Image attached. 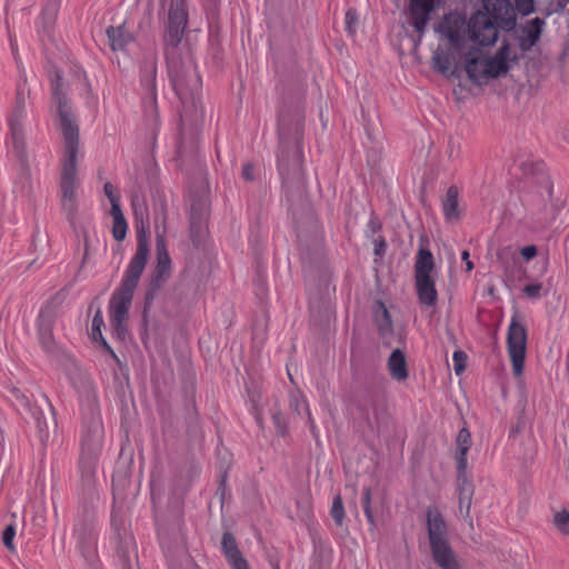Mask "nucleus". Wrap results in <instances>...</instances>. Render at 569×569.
<instances>
[{
  "label": "nucleus",
  "mask_w": 569,
  "mask_h": 569,
  "mask_svg": "<svg viewBox=\"0 0 569 569\" xmlns=\"http://www.w3.org/2000/svg\"><path fill=\"white\" fill-rule=\"evenodd\" d=\"M52 99L57 104L63 137V156L61 159V204L69 217L77 210V153L79 150V128L74 121L71 106L59 70L49 73Z\"/></svg>",
  "instance_id": "obj_1"
},
{
  "label": "nucleus",
  "mask_w": 569,
  "mask_h": 569,
  "mask_svg": "<svg viewBox=\"0 0 569 569\" xmlns=\"http://www.w3.org/2000/svg\"><path fill=\"white\" fill-rule=\"evenodd\" d=\"M149 256V244L146 234L138 233L137 249L122 274L119 287L113 291L109 301L110 323L113 335L123 340L127 335V322L134 291L146 268Z\"/></svg>",
  "instance_id": "obj_2"
},
{
  "label": "nucleus",
  "mask_w": 569,
  "mask_h": 569,
  "mask_svg": "<svg viewBox=\"0 0 569 569\" xmlns=\"http://www.w3.org/2000/svg\"><path fill=\"white\" fill-rule=\"evenodd\" d=\"M463 57L465 70L469 79L480 84L507 73L510 48L508 44H503L492 58L485 57L478 48H471L463 53Z\"/></svg>",
  "instance_id": "obj_3"
},
{
  "label": "nucleus",
  "mask_w": 569,
  "mask_h": 569,
  "mask_svg": "<svg viewBox=\"0 0 569 569\" xmlns=\"http://www.w3.org/2000/svg\"><path fill=\"white\" fill-rule=\"evenodd\" d=\"M463 21L456 16H449L439 26V30L443 33L452 46L449 53L435 52L432 57L433 68L445 76H456L459 72L460 60L458 56H463L465 39L460 32Z\"/></svg>",
  "instance_id": "obj_4"
},
{
  "label": "nucleus",
  "mask_w": 569,
  "mask_h": 569,
  "mask_svg": "<svg viewBox=\"0 0 569 569\" xmlns=\"http://www.w3.org/2000/svg\"><path fill=\"white\" fill-rule=\"evenodd\" d=\"M435 267L432 253L421 247L415 263V286L419 302L426 307H435L438 301Z\"/></svg>",
  "instance_id": "obj_5"
},
{
  "label": "nucleus",
  "mask_w": 569,
  "mask_h": 569,
  "mask_svg": "<svg viewBox=\"0 0 569 569\" xmlns=\"http://www.w3.org/2000/svg\"><path fill=\"white\" fill-rule=\"evenodd\" d=\"M101 442L102 427L98 421H94L81 439L79 468L82 478L87 481H90L94 475V463L101 448Z\"/></svg>",
  "instance_id": "obj_6"
},
{
  "label": "nucleus",
  "mask_w": 569,
  "mask_h": 569,
  "mask_svg": "<svg viewBox=\"0 0 569 569\" xmlns=\"http://www.w3.org/2000/svg\"><path fill=\"white\" fill-rule=\"evenodd\" d=\"M508 352L512 362L515 376L520 377L523 372V365L527 351V331L523 325L513 317L508 329Z\"/></svg>",
  "instance_id": "obj_7"
},
{
  "label": "nucleus",
  "mask_w": 569,
  "mask_h": 569,
  "mask_svg": "<svg viewBox=\"0 0 569 569\" xmlns=\"http://www.w3.org/2000/svg\"><path fill=\"white\" fill-rule=\"evenodd\" d=\"M188 10L184 0H171L168 13V27L164 36L167 46L177 47L184 33Z\"/></svg>",
  "instance_id": "obj_8"
},
{
  "label": "nucleus",
  "mask_w": 569,
  "mask_h": 569,
  "mask_svg": "<svg viewBox=\"0 0 569 569\" xmlns=\"http://www.w3.org/2000/svg\"><path fill=\"white\" fill-rule=\"evenodd\" d=\"M469 40L480 46H491L497 41L498 30L492 20L482 11H477L468 23Z\"/></svg>",
  "instance_id": "obj_9"
},
{
  "label": "nucleus",
  "mask_w": 569,
  "mask_h": 569,
  "mask_svg": "<svg viewBox=\"0 0 569 569\" xmlns=\"http://www.w3.org/2000/svg\"><path fill=\"white\" fill-rule=\"evenodd\" d=\"M485 13L492 19L496 26L511 31L517 26L516 10L509 0H483Z\"/></svg>",
  "instance_id": "obj_10"
},
{
  "label": "nucleus",
  "mask_w": 569,
  "mask_h": 569,
  "mask_svg": "<svg viewBox=\"0 0 569 569\" xmlns=\"http://www.w3.org/2000/svg\"><path fill=\"white\" fill-rule=\"evenodd\" d=\"M426 526L429 547L449 542L447 522L442 513L436 507H429L427 509Z\"/></svg>",
  "instance_id": "obj_11"
},
{
  "label": "nucleus",
  "mask_w": 569,
  "mask_h": 569,
  "mask_svg": "<svg viewBox=\"0 0 569 569\" xmlns=\"http://www.w3.org/2000/svg\"><path fill=\"white\" fill-rule=\"evenodd\" d=\"M141 86L146 89L149 103H148V112L150 117L153 118L154 122H157L158 111H157V63L156 60H150L141 67Z\"/></svg>",
  "instance_id": "obj_12"
},
{
  "label": "nucleus",
  "mask_w": 569,
  "mask_h": 569,
  "mask_svg": "<svg viewBox=\"0 0 569 569\" xmlns=\"http://www.w3.org/2000/svg\"><path fill=\"white\" fill-rule=\"evenodd\" d=\"M157 264L152 274L151 284L153 288H159L170 276L171 259L166 247L163 236H157Z\"/></svg>",
  "instance_id": "obj_13"
},
{
  "label": "nucleus",
  "mask_w": 569,
  "mask_h": 569,
  "mask_svg": "<svg viewBox=\"0 0 569 569\" xmlns=\"http://www.w3.org/2000/svg\"><path fill=\"white\" fill-rule=\"evenodd\" d=\"M545 21L541 18H533L521 26L517 31L519 48L522 52L529 51L539 41Z\"/></svg>",
  "instance_id": "obj_14"
},
{
  "label": "nucleus",
  "mask_w": 569,
  "mask_h": 569,
  "mask_svg": "<svg viewBox=\"0 0 569 569\" xmlns=\"http://www.w3.org/2000/svg\"><path fill=\"white\" fill-rule=\"evenodd\" d=\"M37 327L38 341L41 349L48 355L54 353L57 350V343L52 332L53 320L50 312L46 309H41L38 317Z\"/></svg>",
  "instance_id": "obj_15"
},
{
  "label": "nucleus",
  "mask_w": 569,
  "mask_h": 569,
  "mask_svg": "<svg viewBox=\"0 0 569 569\" xmlns=\"http://www.w3.org/2000/svg\"><path fill=\"white\" fill-rule=\"evenodd\" d=\"M10 137L7 141L8 147L16 157L23 161L26 156V141L22 127V118L20 114L11 116L8 120Z\"/></svg>",
  "instance_id": "obj_16"
},
{
  "label": "nucleus",
  "mask_w": 569,
  "mask_h": 569,
  "mask_svg": "<svg viewBox=\"0 0 569 569\" xmlns=\"http://www.w3.org/2000/svg\"><path fill=\"white\" fill-rule=\"evenodd\" d=\"M77 536V549L89 563H92L97 557V539L91 529L74 527Z\"/></svg>",
  "instance_id": "obj_17"
},
{
  "label": "nucleus",
  "mask_w": 569,
  "mask_h": 569,
  "mask_svg": "<svg viewBox=\"0 0 569 569\" xmlns=\"http://www.w3.org/2000/svg\"><path fill=\"white\" fill-rule=\"evenodd\" d=\"M431 558L439 569H462L450 542L430 547Z\"/></svg>",
  "instance_id": "obj_18"
},
{
  "label": "nucleus",
  "mask_w": 569,
  "mask_h": 569,
  "mask_svg": "<svg viewBox=\"0 0 569 569\" xmlns=\"http://www.w3.org/2000/svg\"><path fill=\"white\" fill-rule=\"evenodd\" d=\"M171 83L182 103L189 99L193 100L200 89V78L194 72L190 73L188 83L181 76L171 74Z\"/></svg>",
  "instance_id": "obj_19"
},
{
  "label": "nucleus",
  "mask_w": 569,
  "mask_h": 569,
  "mask_svg": "<svg viewBox=\"0 0 569 569\" xmlns=\"http://www.w3.org/2000/svg\"><path fill=\"white\" fill-rule=\"evenodd\" d=\"M11 401L16 409L20 413H27L29 415L33 420H36L38 423L41 422V420L44 419V413L37 405H34L31 400V398L23 391L19 389H12L11 390Z\"/></svg>",
  "instance_id": "obj_20"
},
{
  "label": "nucleus",
  "mask_w": 569,
  "mask_h": 569,
  "mask_svg": "<svg viewBox=\"0 0 569 569\" xmlns=\"http://www.w3.org/2000/svg\"><path fill=\"white\" fill-rule=\"evenodd\" d=\"M441 0H412L411 1V14L413 19V26L417 31H423L428 20L429 13L433 11Z\"/></svg>",
  "instance_id": "obj_21"
},
{
  "label": "nucleus",
  "mask_w": 569,
  "mask_h": 569,
  "mask_svg": "<svg viewBox=\"0 0 569 569\" xmlns=\"http://www.w3.org/2000/svg\"><path fill=\"white\" fill-rule=\"evenodd\" d=\"M457 482L459 489V506L462 509L466 507L467 512L471 508V501L473 496V485L467 476V465H457Z\"/></svg>",
  "instance_id": "obj_22"
},
{
  "label": "nucleus",
  "mask_w": 569,
  "mask_h": 569,
  "mask_svg": "<svg viewBox=\"0 0 569 569\" xmlns=\"http://www.w3.org/2000/svg\"><path fill=\"white\" fill-rule=\"evenodd\" d=\"M107 36L110 48L113 51L124 50L127 46L133 42L134 40L133 34L130 31H128L123 24L117 27H109L107 29Z\"/></svg>",
  "instance_id": "obj_23"
},
{
  "label": "nucleus",
  "mask_w": 569,
  "mask_h": 569,
  "mask_svg": "<svg viewBox=\"0 0 569 569\" xmlns=\"http://www.w3.org/2000/svg\"><path fill=\"white\" fill-rule=\"evenodd\" d=\"M372 315L380 336L383 338L385 343L388 345L389 333L391 331V318L387 306L380 300L376 301L372 308Z\"/></svg>",
  "instance_id": "obj_24"
},
{
  "label": "nucleus",
  "mask_w": 569,
  "mask_h": 569,
  "mask_svg": "<svg viewBox=\"0 0 569 569\" xmlns=\"http://www.w3.org/2000/svg\"><path fill=\"white\" fill-rule=\"evenodd\" d=\"M103 326H104V320H103L102 311L100 309H98L92 318L91 338L96 342H100L101 346L103 347V349L106 351H108L114 360L118 361V357H117L116 352L113 351V349L109 346V343L102 336L101 329Z\"/></svg>",
  "instance_id": "obj_25"
},
{
  "label": "nucleus",
  "mask_w": 569,
  "mask_h": 569,
  "mask_svg": "<svg viewBox=\"0 0 569 569\" xmlns=\"http://www.w3.org/2000/svg\"><path fill=\"white\" fill-rule=\"evenodd\" d=\"M457 446V465H467L468 450L471 447V433L467 428H462L456 438Z\"/></svg>",
  "instance_id": "obj_26"
},
{
  "label": "nucleus",
  "mask_w": 569,
  "mask_h": 569,
  "mask_svg": "<svg viewBox=\"0 0 569 569\" xmlns=\"http://www.w3.org/2000/svg\"><path fill=\"white\" fill-rule=\"evenodd\" d=\"M110 214L113 220L112 236L117 241H123L127 236L128 223L122 213L121 207L113 206V208L110 209Z\"/></svg>",
  "instance_id": "obj_27"
},
{
  "label": "nucleus",
  "mask_w": 569,
  "mask_h": 569,
  "mask_svg": "<svg viewBox=\"0 0 569 569\" xmlns=\"http://www.w3.org/2000/svg\"><path fill=\"white\" fill-rule=\"evenodd\" d=\"M443 212L447 220L456 221L459 218L458 209V188L455 186L449 187L446 193L443 203Z\"/></svg>",
  "instance_id": "obj_28"
},
{
  "label": "nucleus",
  "mask_w": 569,
  "mask_h": 569,
  "mask_svg": "<svg viewBox=\"0 0 569 569\" xmlns=\"http://www.w3.org/2000/svg\"><path fill=\"white\" fill-rule=\"evenodd\" d=\"M409 376L407 361L400 349H393V379L405 381Z\"/></svg>",
  "instance_id": "obj_29"
},
{
  "label": "nucleus",
  "mask_w": 569,
  "mask_h": 569,
  "mask_svg": "<svg viewBox=\"0 0 569 569\" xmlns=\"http://www.w3.org/2000/svg\"><path fill=\"white\" fill-rule=\"evenodd\" d=\"M222 551L228 559L240 556L241 552L238 549L234 537L230 532H224L221 540Z\"/></svg>",
  "instance_id": "obj_30"
},
{
  "label": "nucleus",
  "mask_w": 569,
  "mask_h": 569,
  "mask_svg": "<svg viewBox=\"0 0 569 569\" xmlns=\"http://www.w3.org/2000/svg\"><path fill=\"white\" fill-rule=\"evenodd\" d=\"M552 522L557 530L563 535L569 536V511L562 509L553 515Z\"/></svg>",
  "instance_id": "obj_31"
},
{
  "label": "nucleus",
  "mask_w": 569,
  "mask_h": 569,
  "mask_svg": "<svg viewBox=\"0 0 569 569\" xmlns=\"http://www.w3.org/2000/svg\"><path fill=\"white\" fill-rule=\"evenodd\" d=\"M330 516L332 517L337 526H341L343 523L346 513L342 498L340 495H337L333 498L332 506L330 509Z\"/></svg>",
  "instance_id": "obj_32"
},
{
  "label": "nucleus",
  "mask_w": 569,
  "mask_h": 569,
  "mask_svg": "<svg viewBox=\"0 0 569 569\" xmlns=\"http://www.w3.org/2000/svg\"><path fill=\"white\" fill-rule=\"evenodd\" d=\"M359 16L355 9H349L345 14V29L350 37H355L358 28Z\"/></svg>",
  "instance_id": "obj_33"
},
{
  "label": "nucleus",
  "mask_w": 569,
  "mask_h": 569,
  "mask_svg": "<svg viewBox=\"0 0 569 569\" xmlns=\"http://www.w3.org/2000/svg\"><path fill=\"white\" fill-rule=\"evenodd\" d=\"M130 547L132 549H134V542L132 541L131 538H126L124 541L119 543V546L117 548L118 553L121 557L122 562H123V569H131L130 557H129V555H127V550Z\"/></svg>",
  "instance_id": "obj_34"
},
{
  "label": "nucleus",
  "mask_w": 569,
  "mask_h": 569,
  "mask_svg": "<svg viewBox=\"0 0 569 569\" xmlns=\"http://www.w3.org/2000/svg\"><path fill=\"white\" fill-rule=\"evenodd\" d=\"M103 192L106 197L109 199L111 208H113V206L120 207V194L117 188L111 182L104 183Z\"/></svg>",
  "instance_id": "obj_35"
},
{
  "label": "nucleus",
  "mask_w": 569,
  "mask_h": 569,
  "mask_svg": "<svg viewBox=\"0 0 569 569\" xmlns=\"http://www.w3.org/2000/svg\"><path fill=\"white\" fill-rule=\"evenodd\" d=\"M373 411L377 421H385L388 416V407L387 403H382L380 397L375 398L373 400Z\"/></svg>",
  "instance_id": "obj_36"
},
{
  "label": "nucleus",
  "mask_w": 569,
  "mask_h": 569,
  "mask_svg": "<svg viewBox=\"0 0 569 569\" xmlns=\"http://www.w3.org/2000/svg\"><path fill=\"white\" fill-rule=\"evenodd\" d=\"M363 511L368 522L372 526L375 521L371 508V491L369 488L363 490Z\"/></svg>",
  "instance_id": "obj_37"
},
{
  "label": "nucleus",
  "mask_w": 569,
  "mask_h": 569,
  "mask_svg": "<svg viewBox=\"0 0 569 569\" xmlns=\"http://www.w3.org/2000/svg\"><path fill=\"white\" fill-rule=\"evenodd\" d=\"M516 10L522 14L528 16L535 11L533 0H515Z\"/></svg>",
  "instance_id": "obj_38"
},
{
  "label": "nucleus",
  "mask_w": 569,
  "mask_h": 569,
  "mask_svg": "<svg viewBox=\"0 0 569 569\" xmlns=\"http://www.w3.org/2000/svg\"><path fill=\"white\" fill-rule=\"evenodd\" d=\"M455 372L459 376L463 372L467 362V355L463 351H455L453 353Z\"/></svg>",
  "instance_id": "obj_39"
},
{
  "label": "nucleus",
  "mask_w": 569,
  "mask_h": 569,
  "mask_svg": "<svg viewBox=\"0 0 569 569\" xmlns=\"http://www.w3.org/2000/svg\"><path fill=\"white\" fill-rule=\"evenodd\" d=\"M14 536H16L14 526H8L2 533V542L9 550L14 549V546H13Z\"/></svg>",
  "instance_id": "obj_40"
},
{
  "label": "nucleus",
  "mask_w": 569,
  "mask_h": 569,
  "mask_svg": "<svg viewBox=\"0 0 569 569\" xmlns=\"http://www.w3.org/2000/svg\"><path fill=\"white\" fill-rule=\"evenodd\" d=\"M272 420H273V423H274V427H276L278 433L283 436L287 431V425H286L283 416L280 412H274L272 415Z\"/></svg>",
  "instance_id": "obj_41"
},
{
  "label": "nucleus",
  "mask_w": 569,
  "mask_h": 569,
  "mask_svg": "<svg viewBox=\"0 0 569 569\" xmlns=\"http://www.w3.org/2000/svg\"><path fill=\"white\" fill-rule=\"evenodd\" d=\"M228 562L232 569H249L248 561L242 557V555L228 559Z\"/></svg>",
  "instance_id": "obj_42"
},
{
  "label": "nucleus",
  "mask_w": 569,
  "mask_h": 569,
  "mask_svg": "<svg viewBox=\"0 0 569 569\" xmlns=\"http://www.w3.org/2000/svg\"><path fill=\"white\" fill-rule=\"evenodd\" d=\"M541 288V283H532L526 286L522 291L528 298H537L540 295Z\"/></svg>",
  "instance_id": "obj_43"
},
{
  "label": "nucleus",
  "mask_w": 569,
  "mask_h": 569,
  "mask_svg": "<svg viewBox=\"0 0 569 569\" xmlns=\"http://www.w3.org/2000/svg\"><path fill=\"white\" fill-rule=\"evenodd\" d=\"M521 256L526 260H531L532 258H535L537 256V248H536V246L530 244V246L523 247L521 249Z\"/></svg>",
  "instance_id": "obj_44"
},
{
  "label": "nucleus",
  "mask_w": 569,
  "mask_h": 569,
  "mask_svg": "<svg viewBox=\"0 0 569 569\" xmlns=\"http://www.w3.org/2000/svg\"><path fill=\"white\" fill-rule=\"evenodd\" d=\"M253 166L251 163H246L243 164V168H242V178L246 179V180H252L253 179Z\"/></svg>",
  "instance_id": "obj_45"
},
{
  "label": "nucleus",
  "mask_w": 569,
  "mask_h": 569,
  "mask_svg": "<svg viewBox=\"0 0 569 569\" xmlns=\"http://www.w3.org/2000/svg\"><path fill=\"white\" fill-rule=\"evenodd\" d=\"M386 250V242L382 239L375 240V254L381 257Z\"/></svg>",
  "instance_id": "obj_46"
},
{
  "label": "nucleus",
  "mask_w": 569,
  "mask_h": 569,
  "mask_svg": "<svg viewBox=\"0 0 569 569\" xmlns=\"http://www.w3.org/2000/svg\"><path fill=\"white\" fill-rule=\"evenodd\" d=\"M461 258H462V260L466 261L467 271H471L473 269V263H472V261H470L469 252L467 250L462 251Z\"/></svg>",
  "instance_id": "obj_47"
},
{
  "label": "nucleus",
  "mask_w": 569,
  "mask_h": 569,
  "mask_svg": "<svg viewBox=\"0 0 569 569\" xmlns=\"http://www.w3.org/2000/svg\"><path fill=\"white\" fill-rule=\"evenodd\" d=\"M306 412H307V416H308V419H309V422H310L311 431L313 432L315 429H316V426H315V421H313V419L311 417V412H310L308 407H306Z\"/></svg>",
  "instance_id": "obj_48"
},
{
  "label": "nucleus",
  "mask_w": 569,
  "mask_h": 569,
  "mask_svg": "<svg viewBox=\"0 0 569 569\" xmlns=\"http://www.w3.org/2000/svg\"><path fill=\"white\" fill-rule=\"evenodd\" d=\"M387 366L391 370V355H389L387 358Z\"/></svg>",
  "instance_id": "obj_49"
},
{
  "label": "nucleus",
  "mask_w": 569,
  "mask_h": 569,
  "mask_svg": "<svg viewBox=\"0 0 569 569\" xmlns=\"http://www.w3.org/2000/svg\"><path fill=\"white\" fill-rule=\"evenodd\" d=\"M196 210H197V207L194 203H192V206H191L192 218L194 217Z\"/></svg>",
  "instance_id": "obj_50"
},
{
  "label": "nucleus",
  "mask_w": 569,
  "mask_h": 569,
  "mask_svg": "<svg viewBox=\"0 0 569 569\" xmlns=\"http://www.w3.org/2000/svg\"><path fill=\"white\" fill-rule=\"evenodd\" d=\"M380 1H381L382 7L387 6V0H380Z\"/></svg>",
  "instance_id": "obj_51"
}]
</instances>
